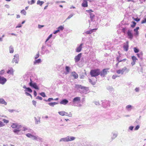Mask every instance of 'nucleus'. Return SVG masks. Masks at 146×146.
<instances>
[{
  "mask_svg": "<svg viewBox=\"0 0 146 146\" xmlns=\"http://www.w3.org/2000/svg\"><path fill=\"white\" fill-rule=\"evenodd\" d=\"M90 74L92 77L97 76L100 74V70L99 69H96L91 70L90 72Z\"/></svg>",
  "mask_w": 146,
  "mask_h": 146,
  "instance_id": "obj_1",
  "label": "nucleus"
},
{
  "mask_svg": "<svg viewBox=\"0 0 146 146\" xmlns=\"http://www.w3.org/2000/svg\"><path fill=\"white\" fill-rule=\"evenodd\" d=\"M127 70V72H128L129 71V70H127V68L125 67L123 68L122 69H119L116 71V72L118 74H123V73L126 71Z\"/></svg>",
  "mask_w": 146,
  "mask_h": 146,
  "instance_id": "obj_2",
  "label": "nucleus"
},
{
  "mask_svg": "<svg viewBox=\"0 0 146 146\" xmlns=\"http://www.w3.org/2000/svg\"><path fill=\"white\" fill-rule=\"evenodd\" d=\"M14 58L13 59L12 61V62L13 63H18L19 58V55L18 54H15L14 56Z\"/></svg>",
  "mask_w": 146,
  "mask_h": 146,
  "instance_id": "obj_3",
  "label": "nucleus"
},
{
  "mask_svg": "<svg viewBox=\"0 0 146 146\" xmlns=\"http://www.w3.org/2000/svg\"><path fill=\"white\" fill-rule=\"evenodd\" d=\"M75 139V137H74L68 136L65 138L62 139L64 141L68 142L69 141L74 140Z\"/></svg>",
  "mask_w": 146,
  "mask_h": 146,
  "instance_id": "obj_4",
  "label": "nucleus"
},
{
  "mask_svg": "<svg viewBox=\"0 0 146 146\" xmlns=\"http://www.w3.org/2000/svg\"><path fill=\"white\" fill-rule=\"evenodd\" d=\"M30 80L31 82L29 83V85L30 86L33 87L36 89L39 90V89L37 85L36 84V83H32V80L31 79H30Z\"/></svg>",
  "mask_w": 146,
  "mask_h": 146,
  "instance_id": "obj_5",
  "label": "nucleus"
},
{
  "mask_svg": "<svg viewBox=\"0 0 146 146\" xmlns=\"http://www.w3.org/2000/svg\"><path fill=\"white\" fill-rule=\"evenodd\" d=\"M59 114L62 116L66 115L68 116L71 117L72 115L71 114H68L67 113L64 111H60L58 112Z\"/></svg>",
  "mask_w": 146,
  "mask_h": 146,
  "instance_id": "obj_6",
  "label": "nucleus"
},
{
  "mask_svg": "<svg viewBox=\"0 0 146 146\" xmlns=\"http://www.w3.org/2000/svg\"><path fill=\"white\" fill-rule=\"evenodd\" d=\"M127 35L128 38L132 39L133 37V34L132 33V31L130 30H128L127 32Z\"/></svg>",
  "mask_w": 146,
  "mask_h": 146,
  "instance_id": "obj_7",
  "label": "nucleus"
},
{
  "mask_svg": "<svg viewBox=\"0 0 146 146\" xmlns=\"http://www.w3.org/2000/svg\"><path fill=\"white\" fill-rule=\"evenodd\" d=\"M109 70V68L104 69L102 72H100V75L104 77L105 75L107 74V71Z\"/></svg>",
  "mask_w": 146,
  "mask_h": 146,
  "instance_id": "obj_8",
  "label": "nucleus"
},
{
  "mask_svg": "<svg viewBox=\"0 0 146 146\" xmlns=\"http://www.w3.org/2000/svg\"><path fill=\"white\" fill-rule=\"evenodd\" d=\"M11 127L13 128L20 129L22 127V126L21 125H19L17 123H13L11 125Z\"/></svg>",
  "mask_w": 146,
  "mask_h": 146,
  "instance_id": "obj_9",
  "label": "nucleus"
},
{
  "mask_svg": "<svg viewBox=\"0 0 146 146\" xmlns=\"http://www.w3.org/2000/svg\"><path fill=\"white\" fill-rule=\"evenodd\" d=\"M81 55L82 54L81 53H80L75 57L74 59L76 62H77L80 60L81 57Z\"/></svg>",
  "mask_w": 146,
  "mask_h": 146,
  "instance_id": "obj_10",
  "label": "nucleus"
},
{
  "mask_svg": "<svg viewBox=\"0 0 146 146\" xmlns=\"http://www.w3.org/2000/svg\"><path fill=\"white\" fill-rule=\"evenodd\" d=\"M7 80L5 78L0 76V83L3 84L6 82Z\"/></svg>",
  "mask_w": 146,
  "mask_h": 146,
  "instance_id": "obj_11",
  "label": "nucleus"
},
{
  "mask_svg": "<svg viewBox=\"0 0 146 146\" xmlns=\"http://www.w3.org/2000/svg\"><path fill=\"white\" fill-rule=\"evenodd\" d=\"M131 58L133 61L131 62V64L132 66H133L135 65V64L136 61L137 60L136 57L135 56H133L131 57Z\"/></svg>",
  "mask_w": 146,
  "mask_h": 146,
  "instance_id": "obj_12",
  "label": "nucleus"
},
{
  "mask_svg": "<svg viewBox=\"0 0 146 146\" xmlns=\"http://www.w3.org/2000/svg\"><path fill=\"white\" fill-rule=\"evenodd\" d=\"M83 45V43H81L80 45V46L76 48V51L77 52H79L81 51L82 48V46Z\"/></svg>",
  "mask_w": 146,
  "mask_h": 146,
  "instance_id": "obj_13",
  "label": "nucleus"
},
{
  "mask_svg": "<svg viewBox=\"0 0 146 146\" xmlns=\"http://www.w3.org/2000/svg\"><path fill=\"white\" fill-rule=\"evenodd\" d=\"M82 6L84 7H87L88 6V2L86 0H83V2L82 4Z\"/></svg>",
  "mask_w": 146,
  "mask_h": 146,
  "instance_id": "obj_14",
  "label": "nucleus"
},
{
  "mask_svg": "<svg viewBox=\"0 0 146 146\" xmlns=\"http://www.w3.org/2000/svg\"><path fill=\"white\" fill-rule=\"evenodd\" d=\"M26 136L28 137L31 138H33L34 139H37V137L35 136L34 135H31V134L30 133H27L26 135Z\"/></svg>",
  "mask_w": 146,
  "mask_h": 146,
  "instance_id": "obj_15",
  "label": "nucleus"
},
{
  "mask_svg": "<svg viewBox=\"0 0 146 146\" xmlns=\"http://www.w3.org/2000/svg\"><path fill=\"white\" fill-rule=\"evenodd\" d=\"M68 102V100L66 99H64L60 102V104L65 105L67 104Z\"/></svg>",
  "mask_w": 146,
  "mask_h": 146,
  "instance_id": "obj_16",
  "label": "nucleus"
},
{
  "mask_svg": "<svg viewBox=\"0 0 146 146\" xmlns=\"http://www.w3.org/2000/svg\"><path fill=\"white\" fill-rule=\"evenodd\" d=\"M75 88L77 89H85V87L84 86H82L81 85H76L75 86Z\"/></svg>",
  "mask_w": 146,
  "mask_h": 146,
  "instance_id": "obj_17",
  "label": "nucleus"
},
{
  "mask_svg": "<svg viewBox=\"0 0 146 146\" xmlns=\"http://www.w3.org/2000/svg\"><path fill=\"white\" fill-rule=\"evenodd\" d=\"M97 29H91L90 31H88L86 32V33L87 34H91L93 32V30H96Z\"/></svg>",
  "mask_w": 146,
  "mask_h": 146,
  "instance_id": "obj_18",
  "label": "nucleus"
},
{
  "mask_svg": "<svg viewBox=\"0 0 146 146\" xmlns=\"http://www.w3.org/2000/svg\"><path fill=\"white\" fill-rule=\"evenodd\" d=\"M80 97H76L73 100V102H76L77 101H80Z\"/></svg>",
  "mask_w": 146,
  "mask_h": 146,
  "instance_id": "obj_19",
  "label": "nucleus"
},
{
  "mask_svg": "<svg viewBox=\"0 0 146 146\" xmlns=\"http://www.w3.org/2000/svg\"><path fill=\"white\" fill-rule=\"evenodd\" d=\"M72 76L75 79H76L78 77V75L75 72H72Z\"/></svg>",
  "mask_w": 146,
  "mask_h": 146,
  "instance_id": "obj_20",
  "label": "nucleus"
},
{
  "mask_svg": "<svg viewBox=\"0 0 146 146\" xmlns=\"http://www.w3.org/2000/svg\"><path fill=\"white\" fill-rule=\"evenodd\" d=\"M0 103L1 104H4L5 105H6L7 104V103L3 99H0Z\"/></svg>",
  "mask_w": 146,
  "mask_h": 146,
  "instance_id": "obj_21",
  "label": "nucleus"
},
{
  "mask_svg": "<svg viewBox=\"0 0 146 146\" xmlns=\"http://www.w3.org/2000/svg\"><path fill=\"white\" fill-rule=\"evenodd\" d=\"M139 29V27H137L134 29V31L136 33L135 34L136 35H138L139 33L138 31V30Z\"/></svg>",
  "mask_w": 146,
  "mask_h": 146,
  "instance_id": "obj_22",
  "label": "nucleus"
},
{
  "mask_svg": "<svg viewBox=\"0 0 146 146\" xmlns=\"http://www.w3.org/2000/svg\"><path fill=\"white\" fill-rule=\"evenodd\" d=\"M94 17L95 15L93 13L90 14V17L92 21H93Z\"/></svg>",
  "mask_w": 146,
  "mask_h": 146,
  "instance_id": "obj_23",
  "label": "nucleus"
},
{
  "mask_svg": "<svg viewBox=\"0 0 146 146\" xmlns=\"http://www.w3.org/2000/svg\"><path fill=\"white\" fill-rule=\"evenodd\" d=\"M13 70L12 68L8 70L7 71V73L10 74H13Z\"/></svg>",
  "mask_w": 146,
  "mask_h": 146,
  "instance_id": "obj_24",
  "label": "nucleus"
},
{
  "mask_svg": "<svg viewBox=\"0 0 146 146\" xmlns=\"http://www.w3.org/2000/svg\"><path fill=\"white\" fill-rule=\"evenodd\" d=\"M129 46L128 44L123 46V48L124 50L126 51H127L128 50Z\"/></svg>",
  "mask_w": 146,
  "mask_h": 146,
  "instance_id": "obj_25",
  "label": "nucleus"
},
{
  "mask_svg": "<svg viewBox=\"0 0 146 146\" xmlns=\"http://www.w3.org/2000/svg\"><path fill=\"white\" fill-rule=\"evenodd\" d=\"M9 52L10 53H13L14 52L13 48L11 46H10L9 48Z\"/></svg>",
  "mask_w": 146,
  "mask_h": 146,
  "instance_id": "obj_26",
  "label": "nucleus"
},
{
  "mask_svg": "<svg viewBox=\"0 0 146 146\" xmlns=\"http://www.w3.org/2000/svg\"><path fill=\"white\" fill-rule=\"evenodd\" d=\"M44 3V2L43 1H40V0H38L37 1V4L40 6H42Z\"/></svg>",
  "mask_w": 146,
  "mask_h": 146,
  "instance_id": "obj_27",
  "label": "nucleus"
},
{
  "mask_svg": "<svg viewBox=\"0 0 146 146\" xmlns=\"http://www.w3.org/2000/svg\"><path fill=\"white\" fill-rule=\"evenodd\" d=\"M58 104V103L54 102L52 103H50L48 104L51 106H53L54 105H55Z\"/></svg>",
  "mask_w": 146,
  "mask_h": 146,
  "instance_id": "obj_28",
  "label": "nucleus"
},
{
  "mask_svg": "<svg viewBox=\"0 0 146 146\" xmlns=\"http://www.w3.org/2000/svg\"><path fill=\"white\" fill-rule=\"evenodd\" d=\"M89 81L90 83L92 84L93 85H94L96 83V81H92L91 79H89Z\"/></svg>",
  "mask_w": 146,
  "mask_h": 146,
  "instance_id": "obj_29",
  "label": "nucleus"
},
{
  "mask_svg": "<svg viewBox=\"0 0 146 146\" xmlns=\"http://www.w3.org/2000/svg\"><path fill=\"white\" fill-rule=\"evenodd\" d=\"M41 60L40 59H38L37 60H36L34 62L35 64H36L37 63H39L41 62Z\"/></svg>",
  "mask_w": 146,
  "mask_h": 146,
  "instance_id": "obj_30",
  "label": "nucleus"
},
{
  "mask_svg": "<svg viewBox=\"0 0 146 146\" xmlns=\"http://www.w3.org/2000/svg\"><path fill=\"white\" fill-rule=\"evenodd\" d=\"M132 23H133V25H131V27L133 28H134L136 25V23H135V22H134V21H133L132 22Z\"/></svg>",
  "mask_w": 146,
  "mask_h": 146,
  "instance_id": "obj_31",
  "label": "nucleus"
},
{
  "mask_svg": "<svg viewBox=\"0 0 146 146\" xmlns=\"http://www.w3.org/2000/svg\"><path fill=\"white\" fill-rule=\"evenodd\" d=\"M66 70L67 73H68L70 72V68L68 66H66Z\"/></svg>",
  "mask_w": 146,
  "mask_h": 146,
  "instance_id": "obj_32",
  "label": "nucleus"
},
{
  "mask_svg": "<svg viewBox=\"0 0 146 146\" xmlns=\"http://www.w3.org/2000/svg\"><path fill=\"white\" fill-rule=\"evenodd\" d=\"M21 14H23L24 15H26V12L24 9H23L22 11H21Z\"/></svg>",
  "mask_w": 146,
  "mask_h": 146,
  "instance_id": "obj_33",
  "label": "nucleus"
},
{
  "mask_svg": "<svg viewBox=\"0 0 146 146\" xmlns=\"http://www.w3.org/2000/svg\"><path fill=\"white\" fill-rule=\"evenodd\" d=\"M20 131V129H15L13 130V132L15 133H18V132H19Z\"/></svg>",
  "mask_w": 146,
  "mask_h": 146,
  "instance_id": "obj_34",
  "label": "nucleus"
},
{
  "mask_svg": "<svg viewBox=\"0 0 146 146\" xmlns=\"http://www.w3.org/2000/svg\"><path fill=\"white\" fill-rule=\"evenodd\" d=\"M35 1L34 0H31L30 2H29L28 3L30 4H33L35 3Z\"/></svg>",
  "mask_w": 146,
  "mask_h": 146,
  "instance_id": "obj_35",
  "label": "nucleus"
},
{
  "mask_svg": "<svg viewBox=\"0 0 146 146\" xmlns=\"http://www.w3.org/2000/svg\"><path fill=\"white\" fill-rule=\"evenodd\" d=\"M39 56V52H38L37 54L35 55V59H36L37 58H38Z\"/></svg>",
  "mask_w": 146,
  "mask_h": 146,
  "instance_id": "obj_36",
  "label": "nucleus"
},
{
  "mask_svg": "<svg viewBox=\"0 0 146 146\" xmlns=\"http://www.w3.org/2000/svg\"><path fill=\"white\" fill-rule=\"evenodd\" d=\"M5 125V124H4L3 122L0 121V127H2Z\"/></svg>",
  "mask_w": 146,
  "mask_h": 146,
  "instance_id": "obj_37",
  "label": "nucleus"
},
{
  "mask_svg": "<svg viewBox=\"0 0 146 146\" xmlns=\"http://www.w3.org/2000/svg\"><path fill=\"white\" fill-rule=\"evenodd\" d=\"M134 51L135 53H137L139 52V50L135 47L134 48Z\"/></svg>",
  "mask_w": 146,
  "mask_h": 146,
  "instance_id": "obj_38",
  "label": "nucleus"
},
{
  "mask_svg": "<svg viewBox=\"0 0 146 146\" xmlns=\"http://www.w3.org/2000/svg\"><path fill=\"white\" fill-rule=\"evenodd\" d=\"M3 122L5 123H9V121L8 120H7L5 119H3Z\"/></svg>",
  "mask_w": 146,
  "mask_h": 146,
  "instance_id": "obj_39",
  "label": "nucleus"
},
{
  "mask_svg": "<svg viewBox=\"0 0 146 146\" xmlns=\"http://www.w3.org/2000/svg\"><path fill=\"white\" fill-rule=\"evenodd\" d=\"M64 28L63 26H61L59 27L58 28V30H59V31H60V30H61V31Z\"/></svg>",
  "mask_w": 146,
  "mask_h": 146,
  "instance_id": "obj_40",
  "label": "nucleus"
},
{
  "mask_svg": "<svg viewBox=\"0 0 146 146\" xmlns=\"http://www.w3.org/2000/svg\"><path fill=\"white\" fill-rule=\"evenodd\" d=\"M40 94L43 97H44L46 96L44 92H42L41 93H40Z\"/></svg>",
  "mask_w": 146,
  "mask_h": 146,
  "instance_id": "obj_41",
  "label": "nucleus"
},
{
  "mask_svg": "<svg viewBox=\"0 0 146 146\" xmlns=\"http://www.w3.org/2000/svg\"><path fill=\"white\" fill-rule=\"evenodd\" d=\"M146 23V18H144L141 21V24H143Z\"/></svg>",
  "mask_w": 146,
  "mask_h": 146,
  "instance_id": "obj_42",
  "label": "nucleus"
},
{
  "mask_svg": "<svg viewBox=\"0 0 146 146\" xmlns=\"http://www.w3.org/2000/svg\"><path fill=\"white\" fill-rule=\"evenodd\" d=\"M26 89L27 91H28L30 93H31L32 92V90L29 88H27Z\"/></svg>",
  "mask_w": 146,
  "mask_h": 146,
  "instance_id": "obj_43",
  "label": "nucleus"
},
{
  "mask_svg": "<svg viewBox=\"0 0 146 146\" xmlns=\"http://www.w3.org/2000/svg\"><path fill=\"white\" fill-rule=\"evenodd\" d=\"M52 36V34H50L49 36L48 37V38H47V39H46V42H47L50 39V38H51Z\"/></svg>",
  "mask_w": 146,
  "mask_h": 146,
  "instance_id": "obj_44",
  "label": "nucleus"
},
{
  "mask_svg": "<svg viewBox=\"0 0 146 146\" xmlns=\"http://www.w3.org/2000/svg\"><path fill=\"white\" fill-rule=\"evenodd\" d=\"M86 11L89 13L90 14H92V12H93V11H92L91 10H86Z\"/></svg>",
  "mask_w": 146,
  "mask_h": 146,
  "instance_id": "obj_45",
  "label": "nucleus"
},
{
  "mask_svg": "<svg viewBox=\"0 0 146 146\" xmlns=\"http://www.w3.org/2000/svg\"><path fill=\"white\" fill-rule=\"evenodd\" d=\"M133 19H134V20H135V21L137 22H138V21H139L140 20V19L138 18L137 17L136 18H133Z\"/></svg>",
  "mask_w": 146,
  "mask_h": 146,
  "instance_id": "obj_46",
  "label": "nucleus"
},
{
  "mask_svg": "<svg viewBox=\"0 0 146 146\" xmlns=\"http://www.w3.org/2000/svg\"><path fill=\"white\" fill-rule=\"evenodd\" d=\"M139 128V125H137L135 128V130H137Z\"/></svg>",
  "mask_w": 146,
  "mask_h": 146,
  "instance_id": "obj_47",
  "label": "nucleus"
},
{
  "mask_svg": "<svg viewBox=\"0 0 146 146\" xmlns=\"http://www.w3.org/2000/svg\"><path fill=\"white\" fill-rule=\"evenodd\" d=\"M36 99H38L40 100H42V98L39 96H37V97L36 98Z\"/></svg>",
  "mask_w": 146,
  "mask_h": 146,
  "instance_id": "obj_48",
  "label": "nucleus"
},
{
  "mask_svg": "<svg viewBox=\"0 0 146 146\" xmlns=\"http://www.w3.org/2000/svg\"><path fill=\"white\" fill-rule=\"evenodd\" d=\"M117 77V75H113L112 76V78L113 79H115Z\"/></svg>",
  "mask_w": 146,
  "mask_h": 146,
  "instance_id": "obj_49",
  "label": "nucleus"
},
{
  "mask_svg": "<svg viewBox=\"0 0 146 146\" xmlns=\"http://www.w3.org/2000/svg\"><path fill=\"white\" fill-rule=\"evenodd\" d=\"M32 103L33 105H35V106H36V102L35 101L33 100L32 101Z\"/></svg>",
  "mask_w": 146,
  "mask_h": 146,
  "instance_id": "obj_50",
  "label": "nucleus"
},
{
  "mask_svg": "<svg viewBox=\"0 0 146 146\" xmlns=\"http://www.w3.org/2000/svg\"><path fill=\"white\" fill-rule=\"evenodd\" d=\"M26 95L28 96H30L31 98H32V95L30 94L29 93H28L27 92H26Z\"/></svg>",
  "mask_w": 146,
  "mask_h": 146,
  "instance_id": "obj_51",
  "label": "nucleus"
},
{
  "mask_svg": "<svg viewBox=\"0 0 146 146\" xmlns=\"http://www.w3.org/2000/svg\"><path fill=\"white\" fill-rule=\"evenodd\" d=\"M126 31V28H123L122 29V31L124 33H125V31Z\"/></svg>",
  "mask_w": 146,
  "mask_h": 146,
  "instance_id": "obj_52",
  "label": "nucleus"
},
{
  "mask_svg": "<svg viewBox=\"0 0 146 146\" xmlns=\"http://www.w3.org/2000/svg\"><path fill=\"white\" fill-rule=\"evenodd\" d=\"M131 106L130 105H128L126 106V108L127 109H129L131 108Z\"/></svg>",
  "mask_w": 146,
  "mask_h": 146,
  "instance_id": "obj_53",
  "label": "nucleus"
},
{
  "mask_svg": "<svg viewBox=\"0 0 146 146\" xmlns=\"http://www.w3.org/2000/svg\"><path fill=\"white\" fill-rule=\"evenodd\" d=\"M44 27V25H38V28L39 29H40Z\"/></svg>",
  "mask_w": 146,
  "mask_h": 146,
  "instance_id": "obj_54",
  "label": "nucleus"
},
{
  "mask_svg": "<svg viewBox=\"0 0 146 146\" xmlns=\"http://www.w3.org/2000/svg\"><path fill=\"white\" fill-rule=\"evenodd\" d=\"M22 27V25L20 24L18 25L16 27V28L21 27Z\"/></svg>",
  "mask_w": 146,
  "mask_h": 146,
  "instance_id": "obj_55",
  "label": "nucleus"
},
{
  "mask_svg": "<svg viewBox=\"0 0 146 146\" xmlns=\"http://www.w3.org/2000/svg\"><path fill=\"white\" fill-rule=\"evenodd\" d=\"M59 30H58V29L57 30L54 31V34H55L56 33H58V32H59Z\"/></svg>",
  "mask_w": 146,
  "mask_h": 146,
  "instance_id": "obj_56",
  "label": "nucleus"
},
{
  "mask_svg": "<svg viewBox=\"0 0 146 146\" xmlns=\"http://www.w3.org/2000/svg\"><path fill=\"white\" fill-rule=\"evenodd\" d=\"M34 96L35 97L36 96L37 93H36V92L35 90H34Z\"/></svg>",
  "mask_w": 146,
  "mask_h": 146,
  "instance_id": "obj_57",
  "label": "nucleus"
},
{
  "mask_svg": "<svg viewBox=\"0 0 146 146\" xmlns=\"http://www.w3.org/2000/svg\"><path fill=\"white\" fill-rule=\"evenodd\" d=\"M53 100V99L52 98H49L48 100V101L50 102L52 100Z\"/></svg>",
  "mask_w": 146,
  "mask_h": 146,
  "instance_id": "obj_58",
  "label": "nucleus"
},
{
  "mask_svg": "<svg viewBox=\"0 0 146 146\" xmlns=\"http://www.w3.org/2000/svg\"><path fill=\"white\" fill-rule=\"evenodd\" d=\"M73 16V15L71 14L68 17V19H69L72 17Z\"/></svg>",
  "mask_w": 146,
  "mask_h": 146,
  "instance_id": "obj_59",
  "label": "nucleus"
},
{
  "mask_svg": "<svg viewBox=\"0 0 146 146\" xmlns=\"http://www.w3.org/2000/svg\"><path fill=\"white\" fill-rule=\"evenodd\" d=\"M133 127V126H130L129 127V129L131 130H132Z\"/></svg>",
  "mask_w": 146,
  "mask_h": 146,
  "instance_id": "obj_60",
  "label": "nucleus"
},
{
  "mask_svg": "<svg viewBox=\"0 0 146 146\" xmlns=\"http://www.w3.org/2000/svg\"><path fill=\"white\" fill-rule=\"evenodd\" d=\"M65 2H66L64 1H60V2H56L57 3H65Z\"/></svg>",
  "mask_w": 146,
  "mask_h": 146,
  "instance_id": "obj_61",
  "label": "nucleus"
},
{
  "mask_svg": "<svg viewBox=\"0 0 146 146\" xmlns=\"http://www.w3.org/2000/svg\"><path fill=\"white\" fill-rule=\"evenodd\" d=\"M135 90L136 92H138L139 91V88H136L135 89Z\"/></svg>",
  "mask_w": 146,
  "mask_h": 146,
  "instance_id": "obj_62",
  "label": "nucleus"
},
{
  "mask_svg": "<svg viewBox=\"0 0 146 146\" xmlns=\"http://www.w3.org/2000/svg\"><path fill=\"white\" fill-rule=\"evenodd\" d=\"M16 17L17 18H19L20 17V16L19 15H16Z\"/></svg>",
  "mask_w": 146,
  "mask_h": 146,
  "instance_id": "obj_63",
  "label": "nucleus"
},
{
  "mask_svg": "<svg viewBox=\"0 0 146 146\" xmlns=\"http://www.w3.org/2000/svg\"><path fill=\"white\" fill-rule=\"evenodd\" d=\"M119 57H117L116 58L117 60L118 61L119 60Z\"/></svg>",
  "mask_w": 146,
  "mask_h": 146,
  "instance_id": "obj_64",
  "label": "nucleus"
}]
</instances>
